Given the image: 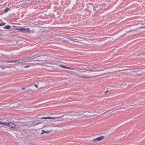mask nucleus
Segmentation results:
<instances>
[{
	"instance_id": "nucleus-1",
	"label": "nucleus",
	"mask_w": 145,
	"mask_h": 145,
	"mask_svg": "<svg viewBox=\"0 0 145 145\" xmlns=\"http://www.w3.org/2000/svg\"><path fill=\"white\" fill-rule=\"evenodd\" d=\"M6 124V125L9 126V127L11 128H15V127H17L16 126V125L14 123L12 122L7 123Z\"/></svg>"
},
{
	"instance_id": "nucleus-2",
	"label": "nucleus",
	"mask_w": 145,
	"mask_h": 145,
	"mask_svg": "<svg viewBox=\"0 0 145 145\" xmlns=\"http://www.w3.org/2000/svg\"><path fill=\"white\" fill-rule=\"evenodd\" d=\"M105 138V137L104 136H101L94 139L93 140V141L94 142H96L98 141H101L104 139Z\"/></svg>"
},
{
	"instance_id": "nucleus-3",
	"label": "nucleus",
	"mask_w": 145,
	"mask_h": 145,
	"mask_svg": "<svg viewBox=\"0 0 145 145\" xmlns=\"http://www.w3.org/2000/svg\"><path fill=\"white\" fill-rule=\"evenodd\" d=\"M29 60L28 59L27 60L24 59H18V63H22L27 61L29 62V61H28Z\"/></svg>"
},
{
	"instance_id": "nucleus-4",
	"label": "nucleus",
	"mask_w": 145,
	"mask_h": 145,
	"mask_svg": "<svg viewBox=\"0 0 145 145\" xmlns=\"http://www.w3.org/2000/svg\"><path fill=\"white\" fill-rule=\"evenodd\" d=\"M101 8H98V7H93V10L94 11H95L96 12H100L101 11Z\"/></svg>"
},
{
	"instance_id": "nucleus-5",
	"label": "nucleus",
	"mask_w": 145,
	"mask_h": 145,
	"mask_svg": "<svg viewBox=\"0 0 145 145\" xmlns=\"http://www.w3.org/2000/svg\"><path fill=\"white\" fill-rule=\"evenodd\" d=\"M52 130L47 131H45L44 130H42V131L41 132V133L42 135L43 134L45 133H50L52 132Z\"/></svg>"
},
{
	"instance_id": "nucleus-6",
	"label": "nucleus",
	"mask_w": 145,
	"mask_h": 145,
	"mask_svg": "<svg viewBox=\"0 0 145 145\" xmlns=\"http://www.w3.org/2000/svg\"><path fill=\"white\" fill-rule=\"evenodd\" d=\"M23 31L24 32H26L29 33L30 32V30L29 28H25L23 27Z\"/></svg>"
},
{
	"instance_id": "nucleus-7",
	"label": "nucleus",
	"mask_w": 145,
	"mask_h": 145,
	"mask_svg": "<svg viewBox=\"0 0 145 145\" xmlns=\"http://www.w3.org/2000/svg\"><path fill=\"white\" fill-rule=\"evenodd\" d=\"M59 66L60 67H61L62 68H64L65 69H68L70 70H73V69L72 68L66 67V66H64L63 65H60Z\"/></svg>"
},
{
	"instance_id": "nucleus-8",
	"label": "nucleus",
	"mask_w": 145,
	"mask_h": 145,
	"mask_svg": "<svg viewBox=\"0 0 145 145\" xmlns=\"http://www.w3.org/2000/svg\"><path fill=\"white\" fill-rule=\"evenodd\" d=\"M69 40H70L72 41H74V42H77L78 43H81L79 41H76V40H78V39H74V38H69Z\"/></svg>"
},
{
	"instance_id": "nucleus-9",
	"label": "nucleus",
	"mask_w": 145,
	"mask_h": 145,
	"mask_svg": "<svg viewBox=\"0 0 145 145\" xmlns=\"http://www.w3.org/2000/svg\"><path fill=\"white\" fill-rule=\"evenodd\" d=\"M59 117H43L41 118V119H55L57 118H58Z\"/></svg>"
},
{
	"instance_id": "nucleus-10",
	"label": "nucleus",
	"mask_w": 145,
	"mask_h": 145,
	"mask_svg": "<svg viewBox=\"0 0 145 145\" xmlns=\"http://www.w3.org/2000/svg\"><path fill=\"white\" fill-rule=\"evenodd\" d=\"M76 75L77 76H79L80 77H82V78H91V77H84V76H80V75H79L77 73H76Z\"/></svg>"
},
{
	"instance_id": "nucleus-11",
	"label": "nucleus",
	"mask_w": 145,
	"mask_h": 145,
	"mask_svg": "<svg viewBox=\"0 0 145 145\" xmlns=\"http://www.w3.org/2000/svg\"><path fill=\"white\" fill-rule=\"evenodd\" d=\"M103 70H104V69H102L101 70H96V71H94V70H92L90 69V70H87V71H89L90 72H97V71H103Z\"/></svg>"
},
{
	"instance_id": "nucleus-12",
	"label": "nucleus",
	"mask_w": 145,
	"mask_h": 145,
	"mask_svg": "<svg viewBox=\"0 0 145 145\" xmlns=\"http://www.w3.org/2000/svg\"><path fill=\"white\" fill-rule=\"evenodd\" d=\"M9 10H10V8H7L4 10V13H7Z\"/></svg>"
},
{
	"instance_id": "nucleus-13",
	"label": "nucleus",
	"mask_w": 145,
	"mask_h": 145,
	"mask_svg": "<svg viewBox=\"0 0 145 145\" xmlns=\"http://www.w3.org/2000/svg\"><path fill=\"white\" fill-rule=\"evenodd\" d=\"M84 115L85 116H89V117H93V116H96L97 115V114H95L93 115H91V116H88V115H86L84 114Z\"/></svg>"
},
{
	"instance_id": "nucleus-14",
	"label": "nucleus",
	"mask_w": 145,
	"mask_h": 145,
	"mask_svg": "<svg viewBox=\"0 0 145 145\" xmlns=\"http://www.w3.org/2000/svg\"><path fill=\"white\" fill-rule=\"evenodd\" d=\"M10 26L8 25L7 26L4 27V28L5 29H9L10 28Z\"/></svg>"
},
{
	"instance_id": "nucleus-15",
	"label": "nucleus",
	"mask_w": 145,
	"mask_h": 145,
	"mask_svg": "<svg viewBox=\"0 0 145 145\" xmlns=\"http://www.w3.org/2000/svg\"><path fill=\"white\" fill-rule=\"evenodd\" d=\"M23 27H20L19 28L17 29H16V30L23 31Z\"/></svg>"
},
{
	"instance_id": "nucleus-16",
	"label": "nucleus",
	"mask_w": 145,
	"mask_h": 145,
	"mask_svg": "<svg viewBox=\"0 0 145 145\" xmlns=\"http://www.w3.org/2000/svg\"><path fill=\"white\" fill-rule=\"evenodd\" d=\"M7 123H3L2 122H0V125H6V124Z\"/></svg>"
},
{
	"instance_id": "nucleus-17",
	"label": "nucleus",
	"mask_w": 145,
	"mask_h": 145,
	"mask_svg": "<svg viewBox=\"0 0 145 145\" xmlns=\"http://www.w3.org/2000/svg\"><path fill=\"white\" fill-rule=\"evenodd\" d=\"M143 28H145V26H141L140 27H139L138 29H143Z\"/></svg>"
},
{
	"instance_id": "nucleus-18",
	"label": "nucleus",
	"mask_w": 145,
	"mask_h": 145,
	"mask_svg": "<svg viewBox=\"0 0 145 145\" xmlns=\"http://www.w3.org/2000/svg\"><path fill=\"white\" fill-rule=\"evenodd\" d=\"M69 120V119L68 118H65V119H64L63 120V121H67L68 120Z\"/></svg>"
},
{
	"instance_id": "nucleus-19",
	"label": "nucleus",
	"mask_w": 145,
	"mask_h": 145,
	"mask_svg": "<svg viewBox=\"0 0 145 145\" xmlns=\"http://www.w3.org/2000/svg\"><path fill=\"white\" fill-rule=\"evenodd\" d=\"M13 61L14 62H18V59L15 60H13Z\"/></svg>"
},
{
	"instance_id": "nucleus-20",
	"label": "nucleus",
	"mask_w": 145,
	"mask_h": 145,
	"mask_svg": "<svg viewBox=\"0 0 145 145\" xmlns=\"http://www.w3.org/2000/svg\"><path fill=\"white\" fill-rule=\"evenodd\" d=\"M29 66H30V65H27L25 66H24V68H28L29 67Z\"/></svg>"
},
{
	"instance_id": "nucleus-21",
	"label": "nucleus",
	"mask_w": 145,
	"mask_h": 145,
	"mask_svg": "<svg viewBox=\"0 0 145 145\" xmlns=\"http://www.w3.org/2000/svg\"><path fill=\"white\" fill-rule=\"evenodd\" d=\"M4 25V23H1L0 24V26H3Z\"/></svg>"
},
{
	"instance_id": "nucleus-22",
	"label": "nucleus",
	"mask_w": 145,
	"mask_h": 145,
	"mask_svg": "<svg viewBox=\"0 0 145 145\" xmlns=\"http://www.w3.org/2000/svg\"><path fill=\"white\" fill-rule=\"evenodd\" d=\"M38 55H39V56H41V54H39L38 53H37L35 55V56H37Z\"/></svg>"
},
{
	"instance_id": "nucleus-23",
	"label": "nucleus",
	"mask_w": 145,
	"mask_h": 145,
	"mask_svg": "<svg viewBox=\"0 0 145 145\" xmlns=\"http://www.w3.org/2000/svg\"><path fill=\"white\" fill-rule=\"evenodd\" d=\"M139 71H132L131 72L132 73H134V72H138Z\"/></svg>"
},
{
	"instance_id": "nucleus-24",
	"label": "nucleus",
	"mask_w": 145,
	"mask_h": 145,
	"mask_svg": "<svg viewBox=\"0 0 145 145\" xmlns=\"http://www.w3.org/2000/svg\"><path fill=\"white\" fill-rule=\"evenodd\" d=\"M7 62L8 63H13L14 62L13 60V61H7Z\"/></svg>"
},
{
	"instance_id": "nucleus-25",
	"label": "nucleus",
	"mask_w": 145,
	"mask_h": 145,
	"mask_svg": "<svg viewBox=\"0 0 145 145\" xmlns=\"http://www.w3.org/2000/svg\"><path fill=\"white\" fill-rule=\"evenodd\" d=\"M78 72H80V73L82 72H85V71H79V70H78Z\"/></svg>"
},
{
	"instance_id": "nucleus-26",
	"label": "nucleus",
	"mask_w": 145,
	"mask_h": 145,
	"mask_svg": "<svg viewBox=\"0 0 145 145\" xmlns=\"http://www.w3.org/2000/svg\"><path fill=\"white\" fill-rule=\"evenodd\" d=\"M41 123V122H39L38 123H35V125H38V124H40Z\"/></svg>"
},
{
	"instance_id": "nucleus-27",
	"label": "nucleus",
	"mask_w": 145,
	"mask_h": 145,
	"mask_svg": "<svg viewBox=\"0 0 145 145\" xmlns=\"http://www.w3.org/2000/svg\"><path fill=\"white\" fill-rule=\"evenodd\" d=\"M35 87L37 88H38V86L37 85V84H35Z\"/></svg>"
},
{
	"instance_id": "nucleus-28",
	"label": "nucleus",
	"mask_w": 145,
	"mask_h": 145,
	"mask_svg": "<svg viewBox=\"0 0 145 145\" xmlns=\"http://www.w3.org/2000/svg\"><path fill=\"white\" fill-rule=\"evenodd\" d=\"M25 88H22V90H25Z\"/></svg>"
},
{
	"instance_id": "nucleus-29",
	"label": "nucleus",
	"mask_w": 145,
	"mask_h": 145,
	"mask_svg": "<svg viewBox=\"0 0 145 145\" xmlns=\"http://www.w3.org/2000/svg\"><path fill=\"white\" fill-rule=\"evenodd\" d=\"M39 61H45V60H39Z\"/></svg>"
},
{
	"instance_id": "nucleus-30",
	"label": "nucleus",
	"mask_w": 145,
	"mask_h": 145,
	"mask_svg": "<svg viewBox=\"0 0 145 145\" xmlns=\"http://www.w3.org/2000/svg\"><path fill=\"white\" fill-rule=\"evenodd\" d=\"M31 89H29L28 90V91H31Z\"/></svg>"
},
{
	"instance_id": "nucleus-31",
	"label": "nucleus",
	"mask_w": 145,
	"mask_h": 145,
	"mask_svg": "<svg viewBox=\"0 0 145 145\" xmlns=\"http://www.w3.org/2000/svg\"><path fill=\"white\" fill-rule=\"evenodd\" d=\"M108 91V90H107V91H105V93H107V92Z\"/></svg>"
},
{
	"instance_id": "nucleus-32",
	"label": "nucleus",
	"mask_w": 145,
	"mask_h": 145,
	"mask_svg": "<svg viewBox=\"0 0 145 145\" xmlns=\"http://www.w3.org/2000/svg\"><path fill=\"white\" fill-rule=\"evenodd\" d=\"M77 114H75V115H76V116H78V115H77Z\"/></svg>"
},
{
	"instance_id": "nucleus-33",
	"label": "nucleus",
	"mask_w": 145,
	"mask_h": 145,
	"mask_svg": "<svg viewBox=\"0 0 145 145\" xmlns=\"http://www.w3.org/2000/svg\"><path fill=\"white\" fill-rule=\"evenodd\" d=\"M31 145H34V144H31Z\"/></svg>"
},
{
	"instance_id": "nucleus-34",
	"label": "nucleus",
	"mask_w": 145,
	"mask_h": 145,
	"mask_svg": "<svg viewBox=\"0 0 145 145\" xmlns=\"http://www.w3.org/2000/svg\"><path fill=\"white\" fill-rule=\"evenodd\" d=\"M33 61H36V60H33Z\"/></svg>"
},
{
	"instance_id": "nucleus-35",
	"label": "nucleus",
	"mask_w": 145,
	"mask_h": 145,
	"mask_svg": "<svg viewBox=\"0 0 145 145\" xmlns=\"http://www.w3.org/2000/svg\"><path fill=\"white\" fill-rule=\"evenodd\" d=\"M139 56V55H137V56Z\"/></svg>"
},
{
	"instance_id": "nucleus-36",
	"label": "nucleus",
	"mask_w": 145,
	"mask_h": 145,
	"mask_svg": "<svg viewBox=\"0 0 145 145\" xmlns=\"http://www.w3.org/2000/svg\"><path fill=\"white\" fill-rule=\"evenodd\" d=\"M133 31V30H132V31Z\"/></svg>"
},
{
	"instance_id": "nucleus-37",
	"label": "nucleus",
	"mask_w": 145,
	"mask_h": 145,
	"mask_svg": "<svg viewBox=\"0 0 145 145\" xmlns=\"http://www.w3.org/2000/svg\"><path fill=\"white\" fill-rule=\"evenodd\" d=\"M39 64H42V63H39Z\"/></svg>"
}]
</instances>
